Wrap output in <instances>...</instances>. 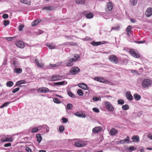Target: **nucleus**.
<instances>
[{"instance_id":"1","label":"nucleus","mask_w":152,"mask_h":152,"mask_svg":"<svg viewBox=\"0 0 152 152\" xmlns=\"http://www.w3.org/2000/svg\"><path fill=\"white\" fill-rule=\"evenodd\" d=\"M61 77L58 75H53L48 77L47 80L50 81H56L61 80Z\"/></svg>"},{"instance_id":"2","label":"nucleus","mask_w":152,"mask_h":152,"mask_svg":"<svg viewBox=\"0 0 152 152\" xmlns=\"http://www.w3.org/2000/svg\"><path fill=\"white\" fill-rule=\"evenodd\" d=\"M152 83V80L149 79H146L143 80L142 86L144 88H148L151 86Z\"/></svg>"},{"instance_id":"3","label":"nucleus","mask_w":152,"mask_h":152,"mask_svg":"<svg viewBox=\"0 0 152 152\" xmlns=\"http://www.w3.org/2000/svg\"><path fill=\"white\" fill-rule=\"evenodd\" d=\"M104 105L105 108L108 111L112 112L114 111V107L110 102L108 101H105L104 102Z\"/></svg>"},{"instance_id":"4","label":"nucleus","mask_w":152,"mask_h":152,"mask_svg":"<svg viewBox=\"0 0 152 152\" xmlns=\"http://www.w3.org/2000/svg\"><path fill=\"white\" fill-rule=\"evenodd\" d=\"M130 54L134 57L135 58H139L140 55L137 51L135 50L131 49L129 50Z\"/></svg>"},{"instance_id":"5","label":"nucleus","mask_w":152,"mask_h":152,"mask_svg":"<svg viewBox=\"0 0 152 152\" xmlns=\"http://www.w3.org/2000/svg\"><path fill=\"white\" fill-rule=\"evenodd\" d=\"M80 69L77 67H74L70 70V73L72 75L77 74L80 72Z\"/></svg>"},{"instance_id":"6","label":"nucleus","mask_w":152,"mask_h":152,"mask_svg":"<svg viewBox=\"0 0 152 152\" xmlns=\"http://www.w3.org/2000/svg\"><path fill=\"white\" fill-rule=\"evenodd\" d=\"M74 144L77 147H82L86 145L87 144V142L86 141L80 140L76 142Z\"/></svg>"},{"instance_id":"7","label":"nucleus","mask_w":152,"mask_h":152,"mask_svg":"<svg viewBox=\"0 0 152 152\" xmlns=\"http://www.w3.org/2000/svg\"><path fill=\"white\" fill-rule=\"evenodd\" d=\"M109 59L110 61L115 64H117L118 62V58L114 55H110Z\"/></svg>"},{"instance_id":"8","label":"nucleus","mask_w":152,"mask_h":152,"mask_svg":"<svg viewBox=\"0 0 152 152\" xmlns=\"http://www.w3.org/2000/svg\"><path fill=\"white\" fill-rule=\"evenodd\" d=\"M94 79L96 81L106 84H109L110 83V82H109L107 80L101 77H96L94 78Z\"/></svg>"},{"instance_id":"9","label":"nucleus","mask_w":152,"mask_h":152,"mask_svg":"<svg viewBox=\"0 0 152 152\" xmlns=\"http://www.w3.org/2000/svg\"><path fill=\"white\" fill-rule=\"evenodd\" d=\"M37 91L41 93H45L49 92H52V91H50L49 89L46 87H41L38 89Z\"/></svg>"},{"instance_id":"10","label":"nucleus","mask_w":152,"mask_h":152,"mask_svg":"<svg viewBox=\"0 0 152 152\" xmlns=\"http://www.w3.org/2000/svg\"><path fill=\"white\" fill-rule=\"evenodd\" d=\"M102 129V128L100 126L95 127L92 129V132L94 134H97L101 132Z\"/></svg>"},{"instance_id":"11","label":"nucleus","mask_w":152,"mask_h":152,"mask_svg":"<svg viewBox=\"0 0 152 152\" xmlns=\"http://www.w3.org/2000/svg\"><path fill=\"white\" fill-rule=\"evenodd\" d=\"M145 14L147 17H149L152 15V8H148L145 11Z\"/></svg>"},{"instance_id":"12","label":"nucleus","mask_w":152,"mask_h":152,"mask_svg":"<svg viewBox=\"0 0 152 152\" xmlns=\"http://www.w3.org/2000/svg\"><path fill=\"white\" fill-rule=\"evenodd\" d=\"M38 131L43 129H46V133H48L49 131V128L48 126L46 125H40L37 127Z\"/></svg>"},{"instance_id":"13","label":"nucleus","mask_w":152,"mask_h":152,"mask_svg":"<svg viewBox=\"0 0 152 152\" xmlns=\"http://www.w3.org/2000/svg\"><path fill=\"white\" fill-rule=\"evenodd\" d=\"M67 82L66 81H63L61 82L54 83L53 84L57 86H60L66 84Z\"/></svg>"},{"instance_id":"14","label":"nucleus","mask_w":152,"mask_h":152,"mask_svg":"<svg viewBox=\"0 0 152 152\" xmlns=\"http://www.w3.org/2000/svg\"><path fill=\"white\" fill-rule=\"evenodd\" d=\"M13 140V139L12 137H6L1 138V141L2 142H11Z\"/></svg>"},{"instance_id":"15","label":"nucleus","mask_w":152,"mask_h":152,"mask_svg":"<svg viewBox=\"0 0 152 152\" xmlns=\"http://www.w3.org/2000/svg\"><path fill=\"white\" fill-rule=\"evenodd\" d=\"M75 115L80 118H84L86 117V115L83 113H80L78 112H77L75 114Z\"/></svg>"},{"instance_id":"16","label":"nucleus","mask_w":152,"mask_h":152,"mask_svg":"<svg viewBox=\"0 0 152 152\" xmlns=\"http://www.w3.org/2000/svg\"><path fill=\"white\" fill-rule=\"evenodd\" d=\"M78 86L80 88L85 90H87L88 89V86L84 83H80L78 84Z\"/></svg>"},{"instance_id":"17","label":"nucleus","mask_w":152,"mask_h":152,"mask_svg":"<svg viewBox=\"0 0 152 152\" xmlns=\"http://www.w3.org/2000/svg\"><path fill=\"white\" fill-rule=\"evenodd\" d=\"M130 139L128 136L127 137V138L124 139L123 140H121L120 141V143L122 144H124V143L128 144L130 142Z\"/></svg>"},{"instance_id":"18","label":"nucleus","mask_w":152,"mask_h":152,"mask_svg":"<svg viewBox=\"0 0 152 152\" xmlns=\"http://www.w3.org/2000/svg\"><path fill=\"white\" fill-rule=\"evenodd\" d=\"M16 45L20 48H23L24 47V44L23 42L21 41L17 42L16 43Z\"/></svg>"},{"instance_id":"19","label":"nucleus","mask_w":152,"mask_h":152,"mask_svg":"<svg viewBox=\"0 0 152 152\" xmlns=\"http://www.w3.org/2000/svg\"><path fill=\"white\" fill-rule=\"evenodd\" d=\"M35 62L37 66L41 68L44 66V64L41 61L39 62L37 59H35Z\"/></svg>"},{"instance_id":"20","label":"nucleus","mask_w":152,"mask_h":152,"mask_svg":"<svg viewBox=\"0 0 152 152\" xmlns=\"http://www.w3.org/2000/svg\"><path fill=\"white\" fill-rule=\"evenodd\" d=\"M118 132V131L114 128L111 129L110 131L111 135H113L116 134Z\"/></svg>"},{"instance_id":"21","label":"nucleus","mask_w":152,"mask_h":152,"mask_svg":"<svg viewBox=\"0 0 152 152\" xmlns=\"http://www.w3.org/2000/svg\"><path fill=\"white\" fill-rule=\"evenodd\" d=\"M127 99L129 100H131L133 99L132 96L129 92H127L126 94Z\"/></svg>"},{"instance_id":"22","label":"nucleus","mask_w":152,"mask_h":152,"mask_svg":"<svg viewBox=\"0 0 152 152\" xmlns=\"http://www.w3.org/2000/svg\"><path fill=\"white\" fill-rule=\"evenodd\" d=\"M74 58L70 59L71 61H73L74 62L77 61L80 58V56L78 54H76L74 55Z\"/></svg>"},{"instance_id":"23","label":"nucleus","mask_w":152,"mask_h":152,"mask_svg":"<svg viewBox=\"0 0 152 152\" xmlns=\"http://www.w3.org/2000/svg\"><path fill=\"white\" fill-rule=\"evenodd\" d=\"M132 139L133 140V142H138L140 140L139 137L137 135L133 137Z\"/></svg>"},{"instance_id":"24","label":"nucleus","mask_w":152,"mask_h":152,"mask_svg":"<svg viewBox=\"0 0 152 152\" xmlns=\"http://www.w3.org/2000/svg\"><path fill=\"white\" fill-rule=\"evenodd\" d=\"M46 46L50 49L55 48V46L52 44L47 43L46 45Z\"/></svg>"},{"instance_id":"25","label":"nucleus","mask_w":152,"mask_h":152,"mask_svg":"<svg viewBox=\"0 0 152 152\" xmlns=\"http://www.w3.org/2000/svg\"><path fill=\"white\" fill-rule=\"evenodd\" d=\"M113 8V5L111 2H109L107 4V8L109 11L111 10Z\"/></svg>"},{"instance_id":"26","label":"nucleus","mask_w":152,"mask_h":152,"mask_svg":"<svg viewBox=\"0 0 152 152\" xmlns=\"http://www.w3.org/2000/svg\"><path fill=\"white\" fill-rule=\"evenodd\" d=\"M20 1L24 4L30 5L31 4V2L30 1H28L27 0H20Z\"/></svg>"},{"instance_id":"27","label":"nucleus","mask_w":152,"mask_h":152,"mask_svg":"<svg viewBox=\"0 0 152 152\" xmlns=\"http://www.w3.org/2000/svg\"><path fill=\"white\" fill-rule=\"evenodd\" d=\"M134 97L136 100L139 101L141 99V96L138 94H134Z\"/></svg>"},{"instance_id":"28","label":"nucleus","mask_w":152,"mask_h":152,"mask_svg":"<svg viewBox=\"0 0 152 152\" xmlns=\"http://www.w3.org/2000/svg\"><path fill=\"white\" fill-rule=\"evenodd\" d=\"M131 29V26H129L126 28V32L127 34L128 35H129L130 34Z\"/></svg>"},{"instance_id":"29","label":"nucleus","mask_w":152,"mask_h":152,"mask_svg":"<svg viewBox=\"0 0 152 152\" xmlns=\"http://www.w3.org/2000/svg\"><path fill=\"white\" fill-rule=\"evenodd\" d=\"M40 21V20H36L33 21L31 24L32 26H34L37 25L38 23H39Z\"/></svg>"},{"instance_id":"30","label":"nucleus","mask_w":152,"mask_h":152,"mask_svg":"<svg viewBox=\"0 0 152 152\" xmlns=\"http://www.w3.org/2000/svg\"><path fill=\"white\" fill-rule=\"evenodd\" d=\"M22 69L21 68H15L14 70L15 72L17 74H20L22 72Z\"/></svg>"},{"instance_id":"31","label":"nucleus","mask_w":152,"mask_h":152,"mask_svg":"<svg viewBox=\"0 0 152 152\" xmlns=\"http://www.w3.org/2000/svg\"><path fill=\"white\" fill-rule=\"evenodd\" d=\"M120 29V26L119 25L115 27H113L111 28L110 31L113 30H118Z\"/></svg>"},{"instance_id":"32","label":"nucleus","mask_w":152,"mask_h":152,"mask_svg":"<svg viewBox=\"0 0 152 152\" xmlns=\"http://www.w3.org/2000/svg\"><path fill=\"white\" fill-rule=\"evenodd\" d=\"M26 83V81L25 80H21L17 82L16 84V86H18L20 84H23Z\"/></svg>"},{"instance_id":"33","label":"nucleus","mask_w":152,"mask_h":152,"mask_svg":"<svg viewBox=\"0 0 152 152\" xmlns=\"http://www.w3.org/2000/svg\"><path fill=\"white\" fill-rule=\"evenodd\" d=\"M13 83L12 81H9L7 82L6 83V86H7L10 87L12 86L13 85Z\"/></svg>"},{"instance_id":"34","label":"nucleus","mask_w":152,"mask_h":152,"mask_svg":"<svg viewBox=\"0 0 152 152\" xmlns=\"http://www.w3.org/2000/svg\"><path fill=\"white\" fill-rule=\"evenodd\" d=\"M36 137L37 139V141L40 143L42 137L41 136L40 134H37L36 135Z\"/></svg>"},{"instance_id":"35","label":"nucleus","mask_w":152,"mask_h":152,"mask_svg":"<svg viewBox=\"0 0 152 152\" xmlns=\"http://www.w3.org/2000/svg\"><path fill=\"white\" fill-rule=\"evenodd\" d=\"M76 3L78 4H82L85 3V0H76Z\"/></svg>"},{"instance_id":"36","label":"nucleus","mask_w":152,"mask_h":152,"mask_svg":"<svg viewBox=\"0 0 152 152\" xmlns=\"http://www.w3.org/2000/svg\"><path fill=\"white\" fill-rule=\"evenodd\" d=\"M53 101L54 103L57 104H59L61 102V101L58 98H56L53 99Z\"/></svg>"},{"instance_id":"37","label":"nucleus","mask_w":152,"mask_h":152,"mask_svg":"<svg viewBox=\"0 0 152 152\" xmlns=\"http://www.w3.org/2000/svg\"><path fill=\"white\" fill-rule=\"evenodd\" d=\"M43 9L48 11H51L53 10L54 8L52 7H47L43 8Z\"/></svg>"},{"instance_id":"38","label":"nucleus","mask_w":152,"mask_h":152,"mask_svg":"<svg viewBox=\"0 0 152 152\" xmlns=\"http://www.w3.org/2000/svg\"><path fill=\"white\" fill-rule=\"evenodd\" d=\"M74 62L73 61H71L70 59L68 60V62L66 63V66H70L73 65V64L72 62Z\"/></svg>"},{"instance_id":"39","label":"nucleus","mask_w":152,"mask_h":152,"mask_svg":"<svg viewBox=\"0 0 152 152\" xmlns=\"http://www.w3.org/2000/svg\"><path fill=\"white\" fill-rule=\"evenodd\" d=\"M137 148L133 146H130L128 148V149L129 151L132 152L133 151L136 150Z\"/></svg>"},{"instance_id":"40","label":"nucleus","mask_w":152,"mask_h":152,"mask_svg":"<svg viewBox=\"0 0 152 152\" xmlns=\"http://www.w3.org/2000/svg\"><path fill=\"white\" fill-rule=\"evenodd\" d=\"M122 108L124 110H127L129 108V106L128 104H125L122 106Z\"/></svg>"},{"instance_id":"41","label":"nucleus","mask_w":152,"mask_h":152,"mask_svg":"<svg viewBox=\"0 0 152 152\" xmlns=\"http://www.w3.org/2000/svg\"><path fill=\"white\" fill-rule=\"evenodd\" d=\"M91 44L94 46H96L100 45L101 44V42H91Z\"/></svg>"},{"instance_id":"42","label":"nucleus","mask_w":152,"mask_h":152,"mask_svg":"<svg viewBox=\"0 0 152 152\" xmlns=\"http://www.w3.org/2000/svg\"><path fill=\"white\" fill-rule=\"evenodd\" d=\"M10 104V102H5L0 107V108H2L4 107H6L7 106Z\"/></svg>"},{"instance_id":"43","label":"nucleus","mask_w":152,"mask_h":152,"mask_svg":"<svg viewBox=\"0 0 152 152\" xmlns=\"http://www.w3.org/2000/svg\"><path fill=\"white\" fill-rule=\"evenodd\" d=\"M130 3L132 5H136L137 2V0H130Z\"/></svg>"},{"instance_id":"44","label":"nucleus","mask_w":152,"mask_h":152,"mask_svg":"<svg viewBox=\"0 0 152 152\" xmlns=\"http://www.w3.org/2000/svg\"><path fill=\"white\" fill-rule=\"evenodd\" d=\"M77 93L79 95L82 96L83 95V91L81 89H78L77 91Z\"/></svg>"},{"instance_id":"45","label":"nucleus","mask_w":152,"mask_h":152,"mask_svg":"<svg viewBox=\"0 0 152 152\" xmlns=\"http://www.w3.org/2000/svg\"><path fill=\"white\" fill-rule=\"evenodd\" d=\"M93 17V15L91 13L88 14L86 16V17L87 18H91Z\"/></svg>"},{"instance_id":"46","label":"nucleus","mask_w":152,"mask_h":152,"mask_svg":"<svg viewBox=\"0 0 152 152\" xmlns=\"http://www.w3.org/2000/svg\"><path fill=\"white\" fill-rule=\"evenodd\" d=\"M117 102L119 104H123L124 103V101L123 100L120 99L117 101Z\"/></svg>"},{"instance_id":"47","label":"nucleus","mask_w":152,"mask_h":152,"mask_svg":"<svg viewBox=\"0 0 152 152\" xmlns=\"http://www.w3.org/2000/svg\"><path fill=\"white\" fill-rule=\"evenodd\" d=\"M64 129V126H60L59 127V131L61 133H62Z\"/></svg>"},{"instance_id":"48","label":"nucleus","mask_w":152,"mask_h":152,"mask_svg":"<svg viewBox=\"0 0 152 152\" xmlns=\"http://www.w3.org/2000/svg\"><path fill=\"white\" fill-rule=\"evenodd\" d=\"M38 131V129H37V127H34L31 130V132L32 133H35L37 132Z\"/></svg>"},{"instance_id":"49","label":"nucleus","mask_w":152,"mask_h":152,"mask_svg":"<svg viewBox=\"0 0 152 152\" xmlns=\"http://www.w3.org/2000/svg\"><path fill=\"white\" fill-rule=\"evenodd\" d=\"M72 105L71 104H68L67 105V108L68 110H70L72 109Z\"/></svg>"},{"instance_id":"50","label":"nucleus","mask_w":152,"mask_h":152,"mask_svg":"<svg viewBox=\"0 0 152 152\" xmlns=\"http://www.w3.org/2000/svg\"><path fill=\"white\" fill-rule=\"evenodd\" d=\"M24 25L23 24L20 25L19 27V30L20 31H21L23 30V28L24 27Z\"/></svg>"},{"instance_id":"51","label":"nucleus","mask_w":152,"mask_h":152,"mask_svg":"<svg viewBox=\"0 0 152 152\" xmlns=\"http://www.w3.org/2000/svg\"><path fill=\"white\" fill-rule=\"evenodd\" d=\"M62 120L63 121V123H65L67 122L68 120L67 118L63 117L62 118Z\"/></svg>"},{"instance_id":"52","label":"nucleus","mask_w":152,"mask_h":152,"mask_svg":"<svg viewBox=\"0 0 152 152\" xmlns=\"http://www.w3.org/2000/svg\"><path fill=\"white\" fill-rule=\"evenodd\" d=\"M10 22L9 20H5L4 21V25L5 26H6L9 24Z\"/></svg>"},{"instance_id":"53","label":"nucleus","mask_w":152,"mask_h":152,"mask_svg":"<svg viewBox=\"0 0 152 152\" xmlns=\"http://www.w3.org/2000/svg\"><path fill=\"white\" fill-rule=\"evenodd\" d=\"M20 90L19 88H17L12 91V92L13 93H15L19 91Z\"/></svg>"},{"instance_id":"54","label":"nucleus","mask_w":152,"mask_h":152,"mask_svg":"<svg viewBox=\"0 0 152 152\" xmlns=\"http://www.w3.org/2000/svg\"><path fill=\"white\" fill-rule=\"evenodd\" d=\"M92 110L94 112L96 113H98L99 112V109L96 108H93Z\"/></svg>"},{"instance_id":"55","label":"nucleus","mask_w":152,"mask_h":152,"mask_svg":"<svg viewBox=\"0 0 152 152\" xmlns=\"http://www.w3.org/2000/svg\"><path fill=\"white\" fill-rule=\"evenodd\" d=\"M9 16L7 14H4L3 15L2 18L4 19H7L8 18Z\"/></svg>"},{"instance_id":"56","label":"nucleus","mask_w":152,"mask_h":152,"mask_svg":"<svg viewBox=\"0 0 152 152\" xmlns=\"http://www.w3.org/2000/svg\"><path fill=\"white\" fill-rule=\"evenodd\" d=\"M68 95L72 97H74L75 96L71 92H68Z\"/></svg>"},{"instance_id":"57","label":"nucleus","mask_w":152,"mask_h":152,"mask_svg":"<svg viewBox=\"0 0 152 152\" xmlns=\"http://www.w3.org/2000/svg\"><path fill=\"white\" fill-rule=\"evenodd\" d=\"M131 72L133 75H136L137 74V72L135 70H131Z\"/></svg>"},{"instance_id":"58","label":"nucleus","mask_w":152,"mask_h":152,"mask_svg":"<svg viewBox=\"0 0 152 152\" xmlns=\"http://www.w3.org/2000/svg\"><path fill=\"white\" fill-rule=\"evenodd\" d=\"M100 98L99 97H94L93 98V99L94 100L96 101H99Z\"/></svg>"},{"instance_id":"59","label":"nucleus","mask_w":152,"mask_h":152,"mask_svg":"<svg viewBox=\"0 0 152 152\" xmlns=\"http://www.w3.org/2000/svg\"><path fill=\"white\" fill-rule=\"evenodd\" d=\"M13 63L14 65V66L16 67L18 66L19 65L18 62L16 61H14L13 62Z\"/></svg>"},{"instance_id":"60","label":"nucleus","mask_w":152,"mask_h":152,"mask_svg":"<svg viewBox=\"0 0 152 152\" xmlns=\"http://www.w3.org/2000/svg\"><path fill=\"white\" fill-rule=\"evenodd\" d=\"M26 150L28 152H31V149L30 148H29L28 147H26Z\"/></svg>"},{"instance_id":"61","label":"nucleus","mask_w":152,"mask_h":152,"mask_svg":"<svg viewBox=\"0 0 152 152\" xmlns=\"http://www.w3.org/2000/svg\"><path fill=\"white\" fill-rule=\"evenodd\" d=\"M11 145V143H8L4 144V146L5 147H8Z\"/></svg>"},{"instance_id":"62","label":"nucleus","mask_w":152,"mask_h":152,"mask_svg":"<svg viewBox=\"0 0 152 152\" xmlns=\"http://www.w3.org/2000/svg\"><path fill=\"white\" fill-rule=\"evenodd\" d=\"M59 65L58 63L55 64H50V66L52 67H55Z\"/></svg>"},{"instance_id":"63","label":"nucleus","mask_w":152,"mask_h":152,"mask_svg":"<svg viewBox=\"0 0 152 152\" xmlns=\"http://www.w3.org/2000/svg\"><path fill=\"white\" fill-rule=\"evenodd\" d=\"M135 42L137 43L138 44H140L144 43L145 42V41H136Z\"/></svg>"},{"instance_id":"64","label":"nucleus","mask_w":152,"mask_h":152,"mask_svg":"<svg viewBox=\"0 0 152 152\" xmlns=\"http://www.w3.org/2000/svg\"><path fill=\"white\" fill-rule=\"evenodd\" d=\"M148 137L151 139L152 140V135L150 134H148Z\"/></svg>"}]
</instances>
